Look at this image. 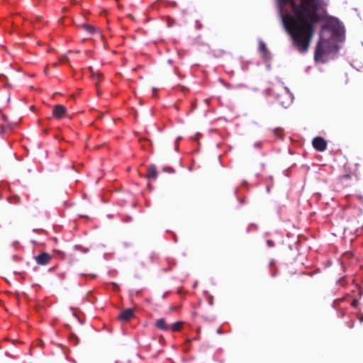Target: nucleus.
Listing matches in <instances>:
<instances>
[{"instance_id": "nucleus-1", "label": "nucleus", "mask_w": 363, "mask_h": 363, "mask_svg": "<svg viewBox=\"0 0 363 363\" xmlns=\"http://www.w3.org/2000/svg\"><path fill=\"white\" fill-rule=\"evenodd\" d=\"M284 26L294 45L301 52H306L319 21V0H277Z\"/></svg>"}, {"instance_id": "nucleus-2", "label": "nucleus", "mask_w": 363, "mask_h": 363, "mask_svg": "<svg viewBox=\"0 0 363 363\" xmlns=\"http://www.w3.org/2000/svg\"><path fill=\"white\" fill-rule=\"evenodd\" d=\"M329 52V41L327 40L320 39L315 50V60L323 62L325 55Z\"/></svg>"}, {"instance_id": "nucleus-3", "label": "nucleus", "mask_w": 363, "mask_h": 363, "mask_svg": "<svg viewBox=\"0 0 363 363\" xmlns=\"http://www.w3.org/2000/svg\"><path fill=\"white\" fill-rule=\"evenodd\" d=\"M325 28L330 30L334 36H341L343 33L344 28L342 23L336 18H331L327 21Z\"/></svg>"}, {"instance_id": "nucleus-4", "label": "nucleus", "mask_w": 363, "mask_h": 363, "mask_svg": "<svg viewBox=\"0 0 363 363\" xmlns=\"http://www.w3.org/2000/svg\"><path fill=\"white\" fill-rule=\"evenodd\" d=\"M313 146L316 150L323 152L327 148V142L321 137H316L313 140Z\"/></svg>"}, {"instance_id": "nucleus-5", "label": "nucleus", "mask_w": 363, "mask_h": 363, "mask_svg": "<svg viewBox=\"0 0 363 363\" xmlns=\"http://www.w3.org/2000/svg\"><path fill=\"white\" fill-rule=\"evenodd\" d=\"M134 317V310L132 308H127L122 311L118 315V320L123 323H127L130 321Z\"/></svg>"}, {"instance_id": "nucleus-6", "label": "nucleus", "mask_w": 363, "mask_h": 363, "mask_svg": "<svg viewBox=\"0 0 363 363\" xmlns=\"http://www.w3.org/2000/svg\"><path fill=\"white\" fill-rule=\"evenodd\" d=\"M35 259L38 264L45 265L50 262L51 256L46 252H43L36 256Z\"/></svg>"}, {"instance_id": "nucleus-7", "label": "nucleus", "mask_w": 363, "mask_h": 363, "mask_svg": "<svg viewBox=\"0 0 363 363\" xmlns=\"http://www.w3.org/2000/svg\"><path fill=\"white\" fill-rule=\"evenodd\" d=\"M53 116L57 118H62L65 116L66 108L62 105H56L53 108Z\"/></svg>"}, {"instance_id": "nucleus-8", "label": "nucleus", "mask_w": 363, "mask_h": 363, "mask_svg": "<svg viewBox=\"0 0 363 363\" xmlns=\"http://www.w3.org/2000/svg\"><path fill=\"white\" fill-rule=\"evenodd\" d=\"M155 327L157 328L164 330V331H169V326L167 325V323H165V320L164 318L157 319V321H155Z\"/></svg>"}, {"instance_id": "nucleus-9", "label": "nucleus", "mask_w": 363, "mask_h": 363, "mask_svg": "<svg viewBox=\"0 0 363 363\" xmlns=\"http://www.w3.org/2000/svg\"><path fill=\"white\" fill-rule=\"evenodd\" d=\"M157 176V170L155 166H150L147 168V177L149 179H156Z\"/></svg>"}, {"instance_id": "nucleus-10", "label": "nucleus", "mask_w": 363, "mask_h": 363, "mask_svg": "<svg viewBox=\"0 0 363 363\" xmlns=\"http://www.w3.org/2000/svg\"><path fill=\"white\" fill-rule=\"evenodd\" d=\"M169 326V330H172L174 332H178V331L181 330V329H182V322L178 321V322H176Z\"/></svg>"}, {"instance_id": "nucleus-11", "label": "nucleus", "mask_w": 363, "mask_h": 363, "mask_svg": "<svg viewBox=\"0 0 363 363\" xmlns=\"http://www.w3.org/2000/svg\"><path fill=\"white\" fill-rule=\"evenodd\" d=\"M259 48L260 52H262L264 55H265L267 54V46L263 42H261L259 43Z\"/></svg>"}, {"instance_id": "nucleus-12", "label": "nucleus", "mask_w": 363, "mask_h": 363, "mask_svg": "<svg viewBox=\"0 0 363 363\" xmlns=\"http://www.w3.org/2000/svg\"><path fill=\"white\" fill-rule=\"evenodd\" d=\"M274 133L277 138H281L282 130L281 129H275Z\"/></svg>"}, {"instance_id": "nucleus-13", "label": "nucleus", "mask_w": 363, "mask_h": 363, "mask_svg": "<svg viewBox=\"0 0 363 363\" xmlns=\"http://www.w3.org/2000/svg\"><path fill=\"white\" fill-rule=\"evenodd\" d=\"M357 304H358V300H357V299L353 300L352 303H351V306H352L354 307H356Z\"/></svg>"}, {"instance_id": "nucleus-14", "label": "nucleus", "mask_w": 363, "mask_h": 363, "mask_svg": "<svg viewBox=\"0 0 363 363\" xmlns=\"http://www.w3.org/2000/svg\"><path fill=\"white\" fill-rule=\"evenodd\" d=\"M267 244L269 245V246H272V243L271 241H267Z\"/></svg>"}, {"instance_id": "nucleus-15", "label": "nucleus", "mask_w": 363, "mask_h": 363, "mask_svg": "<svg viewBox=\"0 0 363 363\" xmlns=\"http://www.w3.org/2000/svg\"><path fill=\"white\" fill-rule=\"evenodd\" d=\"M91 278L92 279H95L96 278V274H91Z\"/></svg>"}, {"instance_id": "nucleus-16", "label": "nucleus", "mask_w": 363, "mask_h": 363, "mask_svg": "<svg viewBox=\"0 0 363 363\" xmlns=\"http://www.w3.org/2000/svg\"><path fill=\"white\" fill-rule=\"evenodd\" d=\"M4 128H1V132H0V133H1V134H3V133H4Z\"/></svg>"}, {"instance_id": "nucleus-17", "label": "nucleus", "mask_w": 363, "mask_h": 363, "mask_svg": "<svg viewBox=\"0 0 363 363\" xmlns=\"http://www.w3.org/2000/svg\"><path fill=\"white\" fill-rule=\"evenodd\" d=\"M4 280H6V282L9 283V281L6 278H4Z\"/></svg>"}]
</instances>
